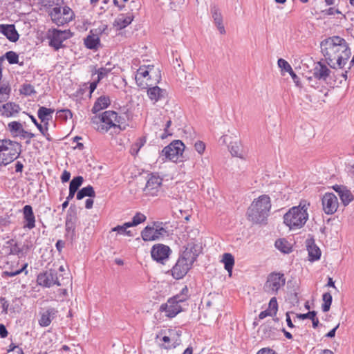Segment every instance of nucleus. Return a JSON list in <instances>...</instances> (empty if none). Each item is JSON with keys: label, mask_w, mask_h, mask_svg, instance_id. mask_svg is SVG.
<instances>
[{"label": "nucleus", "mask_w": 354, "mask_h": 354, "mask_svg": "<svg viewBox=\"0 0 354 354\" xmlns=\"http://www.w3.org/2000/svg\"><path fill=\"white\" fill-rule=\"evenodd\" d=\"M321 52L330 68H344L351 55L346 40L339 36L330 37L321 44Z\"/></svg>", "instance_id": "nucleus-1"}, {"label": "nucleus", "mask_w": 354, "mask_h": 354, "mask_svg": "<svg viewBox=\"0 0 354 354\" xmlns=\"http://www.w3.org/2000/svg\"><path fill=\"white\" fill-rule=\"evenodd\" d=\"M271 208L270 198L268 195H261L255 199L247 211L248 219L253 223H264L269 216Z\"/></svg>", "instance_id": "nucleus-2"}, {"label": "nucleus", "mask_w": 354, "mask_h": 354, "mask_svg": "<svg viewBox=\"0 0 354 354\" xmlns=\"http://www.w3.org/2000/svg\"><path fill=\"white\" fill-rule=\"evenodd\" d=\"M308 207L306 204L299 203L298 206L291 207L283 215V223L290 230L301 228L308 219Z\"/></svg>", "instance_id": "nucleus-3"}, {"label": "nucleus", "mask_w": 354, "mask_h": 354, "mask_svg": "<svg viewBox=\"0 0 354 354\" xmlns=\"http://www.w3.org/2000/svg\"><path fill=\"white\" fill-rule=\"evenodd\" d=\"M21 152V145L10 140H0V166L16 160Z\"/></svg>", "instance_id": "nucleus-4"}, {"label": "nucleus", "mask_w": 354, "mask_h": 354, "mask_svg": "<svg viewBox=\"0 0 354 354\" xmlns=\"http://www.w3.org/2000/svg\"><path fill=\"white\" fill-rule=\"evenodd\" d=\"M73 36V33L70 30H61L53 28L49 30L46 35L48 39V45L55 51H58L60 48H64L65 45L63 42Z\"/></svg>", "instance_id": "nucleus-5"}, {"label": "nucleus", "mask_w": 354, "mask_h": 354, "mask_svg": "<svg viewBox=\"0 0 354 354\" xmlns=\"http://www.w3.org/2000/svg\"><path fill=\"white\" fill-rule=\"evenodd\" d=\"M285 283L286 278L283 273L272 272L268 275L263 290L268 294L277 295Z\"/></svg>", "instance_id": "nucleus-6"}, {"label": "nucleus", "mask_w": 354, "mask_h": 354, "mask_svg": "<svg viewBox=\"0 0 354 354\" xmlns=\"http://www.w3.org/2000/svg\"><path fill=\"white\" fill-rule=\"evenodd\" d=\"M184 149L183 142L180 140H176L164 147L161 153L166 159L177 162L180 156H182Z\"/></svg>", "instance_id": "nucleus-7"}, {"label": "nucleus", "mask_w": 354, "mask_h": 354, "mask_svg": "<svg viewBox=\"0 0 354 354\" xmlns=\"http://www.w3.org/2000/svg\"><path fill=\"white\" fill-rule=\"evenodd\" d=\"M62 280L57 276V272L55 269H49L38 274L37 283L43 287L50 288L55 285L61 286L63 285Z\"/></svg>", "instance_id": "nucleus-8"}, {"label": "nucleus", "mask_w": 354, "mask_h": 354, "mask_svg": "<svg viewBox=\"0 0 354 354\" xmlns=\"http://www.w3.org/2000/svg\"><path fill=\"white\" fill-rule=\"evenodd\" d=\"M156 227L146 226L141 232V236L145 241H157L163 238L167 234V230L163 227L159 226L158 223H153Z\"/></svg>", "instance_id": "nucleus-9"}, {"label": "nucleus", "mask_w": 354, "mask_h": 354, "mask_svg": "<svg viewBox=\"0 0 354 354\" xmlns=\"http://www.w3.org/2000/svg\"><path fill=\"white\" fill-rule=\"evenodd\" d=\"M312 73L313 77H308V80L309 84H310V86L315 88V86L311 84V82L313 81V78L326 82L331 71L326 64L322 63L321 62H318L315 64V66L312 70Z\"/></svg>", "instance_id": "nucleus-10"}, {"label": "nucleus", "mask_w": 354, "mask_h": 354, "mask_svg": "<svg viewBox=\"0 0 354 354\" xmlns=\"http://www.w3.org/2000/svg\"><path fill=\"white\" fill-rule=\"evenodd\" d=\"M171 253V250L169 246L160 243L154 245L151 250V258L162 264H165Z\"/></svg>", "instance_id": "nucleus-11"}, {"label": "nucleus", "mask_w": 354, "mask_h": 354, "mask_svg": "<svg viewBox=\"0 0 354 354\" xmlns=\"http://www.w3.org/2000/svg\"><path fill=\"white\" fill-rule=\"evenodd\" d=\"M322 209L326 214H333L336 212L339 203L337 196L333 193H326L322 198Z\"/></svg>", "instance_id": "nucleus-12"}, {"label": "nucleus", "mask_w": 354, "mask_h": 354, "mask_svg": "<svg viewBox=\"0 0 354 354\" xmlns=\"http://www.w3.org/2000/svg\"><path fill=\"white\" fill-rule=\"evenodd\" d=\"M117 117V113L113 111H106L100 117L99 119L102 123L104 124L98 127V130L108 131L112 127H118L121 129L120 125H117L113 122V118Z\"/></svg>", "instance_id": "nucleus-13"}, {"label": "nucleus", "mask_w": 354, "mask_h": 354, "mask_svg": "<svg viewBox=\"0 0 354 354\" xmlns=\"http://www.w3.org/2000/svg\"><path fill=\"white\" fill-rule=\"evenodd\" d=\"M159 310L165 312V315L167 317L173 318L183 311V307L180 304L175 303L171 298H169L167 303L161 304Z\"/></svg>", "instance_id": "nucleus-14"}, {"label": "nucleus", "mask_w": 354, "mask_h": 354, "mask_svg": "<svg viewBox=\"0 0 354 354\" xmlns=\"http://www.w3.org/2000/svg\"><path fill=\"white\" fill-rule=\"evenodd\" d=\"M58 310L53 307H48L39 312V324L41 327L48 326L57 316Z\"/></svg>", "instance_id": "nucleus-15"}, {"label": "nucleus", "mask_w": 354, "mask_h": 354, "mask_svg": "<svg viewBox=\"0 0 354 354\" xmlns=\"http://www.w3.org/2000/svg\"><path fill=\"white\" fill-rule=\"evenodd\" d=\"M191 268L190 263L188 264L178 259L175 265L168 272H171V276L175 279L179 280L183 279Z\"/></svg>", "instance_id": "nucleus-16"}, {"label": "nucleus", "mask_w": 354, "mask_h": 354, "mask_svg": "<svg viewBox=\"0 0 354 354\" xmlns=\"http://www.w3.org/2000/svg\"><path fill=\"white\" fill-rule=\"evenodd\" d=\"M161 185L162 179L157 176L151 174L147 181L144 192L146 195L157 196Z\"/></svg>", "instance_id": "nucleus-17"}, {"label": "nucleus", "mask_w": 354, "mask_h": 354, "mask_svg": "<svg viewBox=\"0 0 354 354\" xmlns=\"http://www.w3.org/2000/svg\"><path fill=\"white\" fill-rule=\"evenodd\" d=\"M24 218V227L32 230L35 227V216L32 207L30 205H26L22 209Z\"/></svg>", "instance_id": "nucleus-18"}, {"label": "nucleus", "mask_w": 354, "mask_h": 354, "mask_svg": "<svg viewBox=\"0 0 354 354\" xmlns=\"http://www.w3.org/2000/svg\"><path fill=\"white\" fill-rule=\"evenodd\" d=\"M210 13L219 32L221 35L225 34V27L223 24V16L218 6L216 4H211Z\"/></svg>", "instance_id": "nucleus-19"}, {"label": "nucleus", "mask_w": 354, "mask_h": 354, "mask_svg": "<svg viewBox=\"0 0 354 354\" xmlns=\"http://www.w3.org/2000/svg\"><path fill=\"white\" fill-rule=\"evenodd\" d=\"M0 32L11 42H16L19 38V35L14 24H1Z\"/></svg>", "instance_id": "nucleus-20"}, {"label": "nucleus", "mask_w": 354, "mask_h": 354, "mask_svg": "<svg viewBox=\"0 0 354 354\" xmlns=\"http://www.w3.org/2000/svg\"><path fill=\"white\" fill-rule=\"evenodd\" d=\"M306 245L308 252L309 261H315L319 260L322 253L319 248L315 244L314 239H308L306 241Z\"/></svg>", "instance_id": "nucleus-21"}, {"label": "nucleus", "mask_w": 354, "mask_h": 354, "mask_svg": "<svg viewBox=\"0 0 354 354\" xmlns=\"http://www.w3.org/2000/svg\"><path fill=\"white\" fill-rule=\"evenodd\" d=\"M50 15L53 21L59 26H63L71 21V17L69 18L63 16L61 7L53 8Z\"/></svg>", "instance_id": "nucleus-22"}, {"label": "nucleus", "mask_w": 354, "mask_h": 354, "mask_svg": "<svg viewBox=\"0 0 354 354\" xmlns=\"http://www.w3.org/2000/svg\"><path fill=\"white\" fill-rule=\"evenodd\" d=\"M20 109L21 108L19 105L15 102H8L0 106L1 115L7 118L11 117L15 113H19Z\"/></svg>", "instance_id": "nucleus-23"}, {"label": "nucleus", "mask_w": 354, "mask_h": 354, "mask_svg": "<svg viewBox=\"0 0 354 354\" xmlns=\"http://www.w3.org/2000/svg\"><path fill=\"white\" fill-rule=\"evenodd\" d=\"M110 104V97L107 95H102L96 100L91 111L93 113H97L101 110L106 109Z\"/></svg>", "instance_id": "nucleus-24"}, {"label": "nucleus", "mask_w": 354, "mask_h": 354, "mask_svg": "<svg viewBox=\"0 0 354 354\" xmlns=\"http://www.w3.org/2000/svg\"><path fill=\"white\" fill-rule=\"evenodd\" d=\"M133 15L129 14L125 16L124 14H120L114 21L113 26L117 27L118 30H122L128 26L133 19Z\"/></svg>", "instance_id": "nucleus-25"}, {"label": "nucleus", "mask_w": 354, "mask_h": 354, "mask_svg": "<svg viewBox=\"0 0 354 354\" xmlns=\"http://www.w3.org/2000/svg\"><path fill=\"white\" fill-rule=\"evenodd\" d=\"M192 249H189V247H186L185 250L180 254L178 259L182 261L186 262L192 267L193 263L196 261L198 254L196 252H193Z\"/></svg>", "instance_id": "nucleus-26"}, {"label": "nucleus", "mask_w": 354, "mask_h": 354, "mask_svg": "<svg viewBox=\"0 0 354 354\" xmlns=\"http://www.w3.org/2000/svg\"><path fill=\"white\" fill-rule=\"evenodd\" d=\"M166 91L162 89L158 86L149 88L147 90V95L149 99L155 102L165 97Z\"/></svg>", "instance_id": "nucleus-27"}, {"label": "nucleus", "mask_w": 354, "mask_h": 354, "mask_svg": "<svg viewBox=\"0 0 354 354\" xmlns=\"http://www.w3.org/2000/svg\"><path fill=\"white\" fill-rule=\"evenodd\" d=\"M92 32L93 30H91L90 33ZM84 45L88 49L97 50L100 45V37L97 34H90L84 39Z\"/></svg>", "instance_id": "nucleus-28"}, {"label": "nucleus", "mask_w": 354, "mask_h": 354, "mask_svg": "<svg viewBox=\"0 0 354 354\" xmlns=\"http://www.w3.org/2000/svg\"><path fill=\"white\" fill-rule=\"evenodd\" d=\"M55 109L40 106L37 111V116L41 121L51 120Z\"/></svg>", "instance_id": "nucleus-29"}, {"label": "nucleus", "mask_w": 354, "mask_h": 354, "mask_svg": "<svg viewBox=\"0 0 354 354\" xmlns=\"http://www.w3.org/2000/svg\"><path fill=\"white\" fill-rule=\"evenodd\" d=\"M169 332H170V337H171V342H172V344L171 345L168 344L167 346H165L164 348L166 349L176 348L178 346H179L181 343V339H180V336L182 334L181 330H169Z\"/></svg>", "instance_id": "nucleus-30"}, {"label": "nucleus", "mask_w": 354, "mask_h": 354, "mask_svg": "<svg viewBox=\"0 0 354 354\" xmlns=\"http://www.w3.org/2000/svg\"><path fill=\"white\" fill-rule=\"evenodd\" d=\"M94 198L95 196V192L93 187L91 185H88L80 189L76 194L77 200H82L84 197Z\"/></svg>", "instance_id": "nucleus-31"}, {"label": "nucleus", "mask_w": 354, "mask_h": 354, "mask_svg": "<svg viewBox=\"0 0 354 354\" xmlns=\"http://www.w3.org/2000/svg\"><path fill=\"white\" fill-rule=\"evenodd\" d=\"M222 261L224 263V268L229 273V275H232V269L234 265V257L230 253H224L223 254Z\"/></svg>", "instance_id": "nucleus-32"}, {"label": "nucleus", "mask_w": 354, "mask_h": 354, "mask_svg": "<svg viewBox=\"0 0 354 354\" xmlns=\"http://www.w3.org/2000/svg\"><path fill=\"white\" fill-rule=\"evenodd\" d=\"M0 58H2V62L4 59H6L10 64H19L20 66H23L24 62H19V55L12 50H10L6 52L3 55L1 56Z\"/></svg>", "instance_id": "nucleus-33"}, {"label": "nucleus", "mask_w": 354, "mask_h": 354, "mask_svg": "<svg viewBox=\"0 0 354 354\" xmlns=\"http://www.w3.org/2000/svg\"><path fill=\"white\" fill-rule=\"evenodd\" d=\"M275 247L284 254H289L292 252V247L284 239H279L275 241Z\"/></svg>", "instance_id": "nucleus-34"}, {"label": "nucleus", "mask_w": 354, "mask_h": 354, "mask_svg": "<svg viewBox=\"0 0 354 354\" xmlns=\"http://www.w3.org/2000/svg\"><path fill=\"white\" fill-rule=\"evenodd\" d=\"M66 236L73 241L75 237L76 222L66 220Z\"/></svg>", "instance_id": "nucleus-35"}, {"label": "nucleus", "mask_w": 354, "mask_h": 354, "mask_svg": "<svg viewBox=\"0 0 354 354\" xmlns=\"http://www.w3.org/2000/svg\"><path fill=\"white\" fill-rule=\"evenodd\" d=\"M146 218V216L143 214L137 212L132 218V221L125 223V225L126 227L136 226L145 221Z\"/></svg>", "instance_id": "nucleus-36"}, {"label": "nucleus", "mask_w": 354, "mask_h": 354, "mask_svg": "<svg viewBox=\"0 0 354 354\" xmlns=\"http://www.w3.org/2000/svg\"><path fill=\"white\" fill-rule=\"evenodd\" d=\"M11 87L9 84H3L0 86V102H6L10 96Z\"/></svg>", "instance_id": "nucleus-37"}, {"label": "nucleus", "mask_w": 354, "mask_h": 354, "mask_svg": "<svg viewBox=\"0 0 354 354\" xmlns=\"http://www.w3.org/2000/svg\"><path fill=\"white\" fill-rule=\"evenodd\" d=\"M339 196L340 198V200L342 201V204L344 206H347L351 202H352L354 200L353 194L346 187L344 190H343V192Z\"/></svg>", "instance_id": "nucleus-38"}, {"label": "nucleus", "mask_w": 354, "mask_h": 354, "mask_svg": "<svg viewBox=\"0 0 354 354\" xmlns=\"http://www.w3.org/2000/svg\"><path fill=\"white\" fill-rule=\"evenodd\" d=\"M323 304H322V309L323 312L326 313L329 311L333 301V297L330 292H325L322 295Z\"/></svg>", "instance_id": "nucleus-39"}, {"label": "nucleus", "mask_w": 354, "mask_h": 354, "mask_svg": "<svg viewBox=\"0 0 354 354\" xmlns=\"http://www.w3.org/2000/svg\"><path fill=\"white\" fill-rule=\"evenodd\" d=\"M112 68H106V67H101L97 69L94 67V70H92V76L95 74H97V79L100 81L102 80L104 77H106L109 73H111Z\"/></svg>", "instance_id": "nucleus-40"}, {"label": "nucleus", "mask_w": 354, "mask_h": 354, "mask_svg": "<svg viewBox=\"0 0 354 354\" xmlns=\"http://www.w3.org/2000/svg\"><path fill=\"white\" fill-rule=\"evenodd\" d=\"M20 94L30 96L36 93L34 86L30 84H23L19 89Z\"/></svg>", "instance_id": "nucleus-41"}, {"label": "nucleus", "mask_w": 354, "mask_h": 354, "mask_svg": "<svg viewBox=\"0 0 354 354\" xmlns=\"http://www.w3.org/2000/svg\"><path fill=\"white\" fill-rule=\"evenodd\" d=\"M84 182V178L82 176H77L74 177L69 185V189H73L74 191L78 192L79 188L81 187Z\"/></svg>", "instance_id": "nucleus-42"}, {"label": "nucleus", "mask_w": 354, "mask_h": 354, "mask_svg": "<svg viewBox=\"0 0 354 354\" xmlns=\"http://www.w3.org/2000/svg\"><path fill=\"white\" fill-rule=\"evenodd\" d=\"M146 143L145 137H140L137 141L131 146V153L132 154H137L140 149L145 145Z\"/></svg>", "instance_id": "nucleus-43"}, {"label": "nucleus", "mask_w": 354, "mask_h": 354, "mask_svg": "<svg viewBox=\"0 0 354 354\" xmlns=\"http://www.w3.org/2000/svg\"><path fill=\"white\" fill-rule=\"evenodd\" d=\"M57 115L59 120L66 122L68 118H72L73 113L70 109H64L58 110Z\"/></svg>", "instance_id": "nucleus-44"}, {"label": "nucleus", "mask_w": 354, "mask_h": 354, "mask_svg": "<svg viewBox=\"0 0 354 354\" xmlns=\"http://www.w3.org/2000/svg\"><path fill=\"white\" fill-rule=\"evenodd\" d=\"M66 220L77 222V208L75 205H71L67 211Z\"/></svg>", "instance_id": "nucleus-45"}, {"label": "nucleus", "mask_w": 354, "mask_h": 354, "mask_svg": "<svg viewBox=\"0 0 354 354\" xmlns=\"http://www.w3.org/2000/svg\"><path fill=\"white\" fill-rule=\"evenodd\" d=\"M8 128L11 132L14 133H21V130H23L22 124L17 121H13L8 123Z\"/></svg>", "instance_id": "nucleus-46"}, {"label": "nucleus", "mask_w": 354, "mask_h": 354, "mask_svg": "<svg viewBox=\"0 0 354 354\" xmlns=\"http://www.w3.org/2000/svg\"><path fill=\"white\" fill-rule=\"evenodd\" d=\"M268 310L271 312V313L275 316L277 315L278 310V304L277 301V298L275 297H272L268 304Z\"/></svg>", "instance_id": "nucleus-47"}, {"label": "nucleus", "mask_w": 354, "mask_h": 354, "mask_svg": "<svg viewBox=\"0 0 354 354\" xmlns=\"http://www.w3.org/2000/svg\"><path fill=\"white\" fill-rule=\"evenodd\" d=\"M129 227H126L125 223L122 225H118L112 229V231L118 232L119 234H125L129 236H133L131 231L127 230Z\"/></svg>", "instance_id": "nucleus-48"}, {"label": "nucleus", "mask_w": 354, "mask_h": 354, "mask_svg": "<svg viewBox=\"0 0 354 354\" xmlns=\"http://www.w3.org/2000/svg\"><path fill=\"white\" fill-rule=\"evenodd\" d=\"M261 330L265 338H272L274 335V328L268 324L261 326Z\"/></svg>", "instance_id": "nucleus-49"}, {"label": "nucleus", "mask_w": 354, "mask_h": 354, "mask_svg": "<svg viewBox=\"0 0 354 354\" xmlns=\"http://www.w3.org/2000/svg\"><path fill=\"white\" fill-rule=\"evenodd\" d=\"M277 63L279 67L281 68L282 70H284L286 72L289 73V71H291L292 70L290 64L282 58L279 59Z\"/></svg>", "instance_id": "nucleus-50"}, {"label": "nucleus", "mask_w": 354, "mask_h": 354, "mask_svg": "<svg viewBox=\"0 0 354 354\" xmlns=\"http://www.w3.org/2000/svg\"><path fill=\"white\" fill-rule=\"evenodd\" d=\"M24 354L21 348L16 346L15 344L12 343L9 346V349L8 350V354Z\"/></svg>", "instance_id": "nucleus-51"}, {"label": "nucleus", "mask_w": 354, "mask_h": 354, "mask_svg": "<svg viewBox=\"0 0 354 354\" xmlns=\"http://www.w3.org/2000/svg\"><path fill=\"white\" fill-rule=\"evenodd\" d=\"M316 315H317V312L315 310L308 311L306 313L296 314V317L300 319H310L312 317H313Z\"/></svg>", "instance_id": "nucleus-52"}, {"label": "nucleus", "mask_w": 354, "mask_h": 354, "mask_svg": "<svg viewBox=\"0 0 354 354\" xmlns=\"http://www.w3.org/2000/svg\"><path fill=\"white\" fill-rule=\"evenodd\" d=\"M230 151L233 156L241 157V148L236 143L230 146Z\"/></svg>", "instance_id": "nucleus-53"}, {"label": "nucleus", "mask_w": 354, "mask_h": 354, "mask_svg": "<svg viewBox=\"0 0 354 354\" xmlns=\"http://www.w3.org/2000/svg\"><path fill=\"white\" fill-rule=\"evenodd\" d=\"M138 75L143 77H146L147 76H149V78L151 77V75H150V71L146 68L145 66H142L138 69L136 77Z\"/></svg>", "instance_id": "nucleus-54"}, {"label": "nucleus", "mask_w": 354, "mask_h": 354, "mask_svg": "<svg viewBox=\"0 0 354 354\" xmlns=\"http://www.w3.org/2000/svg\"><path fill=\"white\" fill-rule=\"evenodd\" d=\"M194 148L199 154H202L205 149V145L202 141H197L194 145Z\"/></svg>", "instance_id": "nucleus-55"}, {"label": "nucleus", "mask_w": 354, "mask_h": 354, "mask_svg": "<svg viewBox=\"0 0 354 354\" xmlns=\"http://www.w3.org/2000/svg\"><path fill=\"white\" fill-rule=\"evenodd\" d=\"M19 134H20L21 137H22L24 138H28V140H26V144H30V140L35 137L34 133H32L31 132H28L24 129H23V130H21V132Z\"/></svg>", "instance_id": "nucleus-56"}, {"label": "nucleus", "mask_w": 354, "mask_h": 354, "mask_svg": "<svg viewBox=\"0 0 354 354\" xmlns=\"http://www.w3.org/2000/svg\"><path fill=\"white\" fill-rule=\"evenodd\" d=\"M146 68L150 71V74L154 73L157 78L156 80H158V82H159V80L161 78L159 69H155L153 65H148L147 66H146Z\"/></svg>", "instance_id": "nucleus-57"}, {"label": "nucleus", "mask_w": 354, "mask_h": 354, "mask_svg": "<svg viewBox=\"0 0 354 354\" xmlns=\"http://www.w3.org/2000/svg\"><path fill=\"white\" fill-rule=\"evenodd\" d=\"M0 302L2 307V313L7 314L9 308L8 301L6 299L5 297H1Z\"/></svg>", "instance_id": "nucleus-58"}, {"label": "nucleus", "mask_w": 354, "mask_h": 354, "mask_svg": "<svg viewBox=\"0 0 354 354\" xmlns=\"http://www.w3.org/2000/svg\"><path fill=\"white\" fill-rule=\"evenodd\" d=\"M62 13L64 17H71V20L73 18L74 13L73 10L68 6H65L62 8Z\"/></svg>", "instance_id": "nucleus-59"}, {"label": "nucleus", "mask_w": 354, "mask_h": 354, "mask_svg": "<svg viewBox=\"0 0 354 354\" xmlns=\"http://www.w3.org/2000/svg\"><path fill=\"white\" fill-rule=\"evenodd\" d=\"M322 12L325 15H333L335 13H336V14H342V12L339 11V9H335V8H332V7L323 10Z\"/></svg>", "instance_id": "nucleus-60"}, {"label": "nucleus", "mask_w": 354, "mask_h": 354, "mask_svg": "<svg viewBox=\"0 0 354 354\" xmlns=\"http://www.w3.org/2000/svg\"><path fill=\"white\" fill-rule=\"evenodd\" d=\"M30 118L32 122L36 126L37 129L40 131V133H43V125L39 123L37 119L32 115H28Z\"/></svg>", "instance_id": "nucleus-61"}, {"label": "nucleus", "mask_w": 354, "mask_h": 354, "mask_svg": "<svg viewBox=\"0 0 354 354\" xmlns=\"http://www.w3.org/2000/svg\"><path fill=\"white\" fill-rule=\"evenodd\" d=\"M175 303H177L178 304H180L183 302H185L188 299L180 295L179 294L174 296L173 297H171Z\"/></svg>", "instance_id": "nucleus-62"}, {"label": "nucleus", "mask_w": 354, "mask_h": 354, "mask_svg": "<svg viewBox=\"0 0 354 354\" xmlns=\"http://www.w3.org/2000/svg\"><path fill=\"white\" fill-rule=\"evenodd\" d=\"M71 173L67 170H64L61 176V180L62 183H66L70 180Z\"/></svg>", "instance_id": "nucleus-63"}, {"label": "nucleus", "mask_w": 354, "mask_h": 354, "mask_svg": "<svg viewBox=\"0 0 354 354\" xmlns=\"http://www.w3.org/2000/svg\"><path fill=\"white\" fill-rule=\"evenodd\" d=\"M257 354H277L276 352L270 348H263L260 349Z\"/></svg>", "instance_id": "nucleus-64"}]
</instances>
